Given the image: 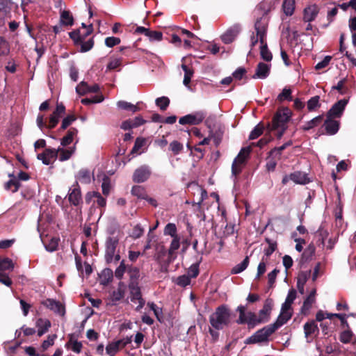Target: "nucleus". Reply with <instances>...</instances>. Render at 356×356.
Returning <instances> with one entry per match:
<instances>
[{
	"instance_id": "f257e3e1",
	"label": "nucleus",
	"mask_w": 356,
	"mask_h": 356,
	"mask_svg": "<svg viewBox=\"0 0 356 356\" xmlns=\"http://www.w3.org/2000/svg\"><path fill=\"white\" fill-rule=\"evenodd\" d=\"M232 312L227 305H221L216 308L209 316V323L217 330H223L231 323Z\"/></svg>"
},
{
	"instance_id": "f03ea898",
	"label": "nucleus",
	"mask_w": 356,
	"mask_h": 356,
	"mask_svg": "<svg viewBox=\"0 0 356 356\" xmlns=\"http://www.w3.org/2000/svg\"><path fill=\"white\" fill-rule=\"evenodd\" d=\"M291 115L292 112L288 107L278 108L273 118L271 124H268V131H273L279 129L280 127H288L287 123Z\"/></svg>"
},
{
	"instance_id": "7ed1b4c3",
	"label": "nucleus",
	"mask_w": 356,
	"mask_h": 356,
	"mask_svg": "<svg viewBox=\"0 0 356 356\" xmlns=\"http://www.w3.org/2000/svg\"><path fill=\"white\" fill-rule=\"evenodd\" d=\"M119 244L118 236H108L105 241L104 259L107 264H117L120 260V255L117 251Z\"/></svg>"
},
{
	"instance_id": "20e7f679",
	"label": "nucleus",
	"mask_w": 356,
	"mask_h": 356,
	"mask_svg": "<svg viewBox=\"0 0 356 356\" xmlns=\"http://www.w3.org/2000/svg\"><path fill=\"white\" fill-rule=\"evenodd\" d=\"M236 311L239 313L236 323L239 325L247 324L249 330L253 329L257 325L262 323L254 312H248L245 313L246 307L243 305L238 306Z\"/></svg>"
},
{
	"instance_id": "39448f33",
	"label": "nucleus",
	"mask_w": 356,
	"mask_h": 356,
	"mask_svg": "<svg viewBox=\"0 0 356 356\" xmlns=\"http://www.w3.org/2000/svg\"><path fill=\"white\" fill-rule=\"evenodd\" d=\"M274 333L270 326L268 325L261 329L258 330L252 335L246 338L244 341L245 344H267L270 341V337Z\"/></svg>"
},
{
	"instance_id": "423d86ee",
	"label": "nucleus",
	"mask_w": 356,
	"mask_h": 356,
	"mask_svg": "<svg viewBox=\"0 0 356 356\" xmlns=\"http://www.w3.org/2000/svg\"><path fill=\"white\" fill-rule=\"evenodd\" d=\"M70 38L73 40L75 46H80L81 52H87L90 51L94 46L95 42L93 37L88 40H81L79 35V29H75L69 33Z\"/></svg>"
},
{
	"instance_id": "0eeeda50",
	"label": "nucleus",
	"mask_w": 356,
	"mask_h": 356,
	"mask_svg": "<svg viewBox=\"0 0 356 356\" xmlns=\"http://www.w3.org/2000/svg\"><path fill=\"white\" fill-rule=\"evenodd\" d=\"M128 288L130 292L131 301L135 302H138V305L136 308V311H140L145 305V300L143 298L141 289L139 284H128Z\"/></svg>"
},
{
	"instance_id": "6e6552de",
	"label": "nucleus",
	"mask_w": 356,
	"mask_h": 356,
	"mask_svg": "<svg viewBox=\"0 0 356 356\" xmlns=\"http://www.w3.org/2000/svg\"><path fill=\"white\" fill-rule=\"evenodd\" d=\"M206 117L204 111H198L193 114H188L179 118V123L181 124L197 125L200 124Z\"/></svg>"
},
{
	"instance_id": "1a4fd4ad",
	"label": "nucleus",
	"mask_w": 356,
	"mask_h": 356,
	"mask_svg": "<svg viewBox=\"0 0 356 356\" xmlns=\"http://www.w3.org/2000/svg\"><path fill=\"white\" fill-rule=\"evenodd\" d=\"M348 102V99H342L332 105L331 108L327 111V116L332 118H340L345 110V108Z\"/></svg>"
},
{
	"instance_id": "9d476101",
	"label": "nucleus",
	"mask_w": 356,
	"mask_h": 356,
	"mask_svg": "<svg viewBox=\"0 0 356 356\" xmlns=\"http://www.w3.org/2000/svg\"><path fill=\"white\" fill-rule=\"evenodd\" d=\"M152 171L149 166L141 165L135 170L132 179L135 183H143L146 181L151 176Z\"/></svg>"
},
{
	"instance_id": "9b49d317",
	"label": "nucleus",
	"mask_w": 356,
	"mask_h": 356,
	"mask_svg": "<svg viewBox=\"0 0 356 356\" xmlns=\"http://www.w3.org/2000/svg\"><path fill=\"white\" fill-rule=\"evenodd\" d=\"M273 305L274 302L272 298L266 299L263 308L259 312L258 317L260 318V322L265 323L269 321Z\"/></svg>"
},
{
	"instance_id": "f8f14e48",
	"label": "nucleus",
	"mask_w": 356,
	"mask_h": 356,
	"mask_svg": "<svg viewBox=\"0 0 356 356\" xmlns=\"http://www.w3.org/2000/svg\"><path fill=\"white\" fill-rule=\"evenodd\" d=\"M205 123L208 128L209 129V136L211 139H213L215 145L218 147L222 142V139L225 131L224 127L218 126V127L211 129V126L209 124L208 120L205 121Z\"/></svg>"
},
{
	"instance_id": "ddd939ff",
	"label": "nucleus",
	"mask_w": 356,
	"mask_h": 356,
	"mask_svg": "<svg viewBox=\"0 0 356 356\" xmlns=\"http://www.w3.org/2000/svg\"><path fill=\"white\" fill-rule=\"evenodd\" d=\"M241 31V26L236 24L228 29L225 33L221 35V40L225 44L232 43Z\"/></svg>"
},
{
	"instance_id": "4468645a",
	"label": "nucleus",
	"mask_w": 356,
	"mask_h": 356,
	"mask_svg": "<svg viewBox=\"0 0 356 356\" xmlns=\"http://www.w3.org/2000/svg\"><path fill=\"white\" fill-rule=\"evenodd\" d=\"M293 312H286L281 309V312L278 316L276 321L272 324H269L268 325L272 329L273 332H275L278 330L281 326L287 323L289 320L292 317Z\"/></svg>"
},
{
	"instance_id": "2eb2a0df",
	"label": "nucleus",
	"mask_w": 356,
	"mask_h": 356,
	"mask_svg": "<svg viewBox=\"0 0 356 356\" xmlns=\"http://www.w3.org/2000/svg\"><path fill=\"white\" fill-rule=\"evenodd\" d=\"M42 304L50 310L54 311L56 314L64 316L65 313V307L56 300L47 298L42 302Z\"/></svg>"
},
{
	"instance_id": "dca6fc26",
	"label": "nucleus",
	"mask_w": 356,
	"mask_h": 356,
	"mask_svg": "<svg viewBox=\"0 0 356 356\" xmlns=\"http://www.w3.org/2000/svg\"><path fill=\"white\" fill-rule=\"evenodd\" d=\"M323 127L326 134L332 136L338 132L340 127V122L339 121L336 120L335 118H329V116L326 115V120L324 122Z\"/></svg>"
},
{
	"instance_id": "f3484780",
	"label": "nucleus",
	"mask_w": 356,
	"mask_h": 356,
	"mask_svg": "<svg viewBox=\"0 0 356 356\" xmlns=\"http://www.w3.org/2000/svg\"><path fill=\"white\" fill-rule=\"evenodd\" d=\"M316 289L314 288L309 293V296L305 298L301 307V313L307 315L312 305L316 302Z\"/></svg>"
},
{
	"instance_id": "a211bd4d",
	"label": "nucleus",
	"mask_w": 356,
	"mask_h": 356,
	"mask_svg": "<svg viewBox=\"0 0 356 356\" xmlns=\"http://www.w3.org/2000/svg\"><path fill=\"white\" fill-rule=\"evenodd\" d=\"M319 13V8L316 4L309 6L304 9L303 20L305 22L314 21Z\"/></svg>"
},
{
	"instance_id": "6ab92c4d",
	"label": "nucleus",
	"mask_w": 356,
	"mask_h": 356,
	"mask_svg": "<svg viewBox=\"0 0 356 356\" xmlns=\"http://www.w3.org/2000/svg\"><path fill=\"white\" fill-rule=\"evenodd\" d=\"M270 65L264 63H258L255 74L252 76L253 79H266L270 73Z\"/></svg>"
},
{
	"instance_id": "aec40b11",
	"label": "nucleus",
	"mask_w": 356,
	"mask_h": 356,
	"mask_svg": "<svg viewBox=\"0 0 356 356\" xmlns=\"http://www.w3.org/2000/svg\"><path fill=\"white\" fill-rule=\"evenodd\" d=\"M303 328L305 337L307 339L312 336L316 337L319 333L317 323L314 320L305 323Z\"/></svg>"
},
{
	"instance_id": "412c9836",
	"label": "nucleus",
	"mask_w": 356,
	"mask_h": 356,
	"mask_svg": "<svg viewBox=\"0 0 356 356\" xmlns=\"http://www.w3.org/2000/svg\"><path fill=\"white\" fill-rule=\"evenodd\" d=\"M74 187L69 193L68 200L72 204L78 206L81 201V193L77 181L74 185Z\"/></svg>"
},
{
	"instance_id": "4be33fe9",
	"label": "nucleus",
	"mask_w": 356,
	"mask_h": 356,
	"mask_svg": "<svg viewBox=\"0 0 356 356\" xmlns=\"http://www.w3.org/2000/svg\"><path fill=\"white\" fill-rule=\"evenodd\" d=\"M315 252V245L313 243H310L303 251L300 259V264L303 265L304 264L309 262L314 256Z\"/></svg>"
},
{
	"instance_id": "5701e85b",
	"label": "nucleus",
	"mask_w": 356,
	"mask_h": 356,
	"mask_svg": "<svg viewBox=\"0 0 356 356\" xmlns=\"http://www.w3.org/2000/svg\"><path fill=\"white\" fill-rule=\"evenodd\" d=\"M51 324L49 320L40 318L36 321L35 326L38 327V336L42 337L48 332Z\"/></svg>"
},
{
	"instance_id": "b1692460",
	"label": "nucleus",
	"mask_w": 356,
	"mask_h": 356,
	"mask_svg": "<svg viewBox=\"0 0 356 356\" xmlns=\"http://www.w3.org/2000/svg\"><path fill=\"white\" fill-rule=\"evenodd\" d=\"M310 274V270L305 272L302 271L299 273L297 281V287L300 294H304L305 293V284L307 282L308 278L309 277Z\"/></svg>"
},
{
	"instance_id": "393cba45",
	"label": "nucleus",
	"mask_w": 356,
	"mask_h": 356,
	"mask_svg": "<svg viewBox=\"0 0 356 356\" xmlns=\"http://www.w3.org/2000/svg\"><path fill=\"white\" fill-rule=\"evenodd\" d=\"M291 181L298 184H306L309 182L307 175L300 171H296L290 174Z\"/></svg>"
},
{
	"instance_id": "a878e982",
	"label": "nucleus",
	"mask_w": 356,
	"mask_h": 356,
	"mask_svg": "<svg viewBox=\"0 0 356 356\" xmlns=\"http://www.w3.org/2000/svg\"><path fill=\"white\" fill-rule=\"evenodd\" d=\"M296 291L292 289L289 290L285 302L282 304L281 309L284 312H292L291 305L296 298Z\"/></svg>"
},
{
	"instance_id": "bb28decb",
	"label": "nucleus",
	"mask_w": 356,
	"mask_h": 356,
	"mask_svg": "<svg viewBox=\"0 0 356 356\" xmlns=\"http://www.w3.org/2000/svg\"><path fill=\"white\" fill-rule=\"evenodd\" d=\"M127 273L129 277L128 284H139V279L140 277V270L138 267L134 266H129L127 268Z\"/></svg>"
},
{
	"instance_id": "cd10ccee",
	"label": "nucleus",
	"mask_w": 356,
	"mask_h": 356,
	"mask_svg": "<svg viewBox=\"0 0 356 356\" xmlns=\"http://www.w3.org/2000/svg\"><path fill=\"white\" fill-rule=\"evenodd\" d=\"M99 282L102 285L106 286L113 278V272L111 268H104L99 274Z\"/></svg>"
},
{
	"instance_id": "c85d7f7f",
	"label": "nucleus",
	"mask_w": 356,
	"mask_h": 356,
	"mask_svg": "<svg viewBox=\"0 0 356 356\" xmlns=\"http://www.w3.org/2000/svg\"><path fill=\"white\" fill-rule=\"evenodd\" d=\"M9 177H12V179L5 184L4 188L7 191H10L13 193H15L21 186V184L19 183V180L16 179L14 175L10 174L9 175Z\"/></svg>"
},
{
	"instance_id": "c756f323",
	"label": "nucleus",
	"mask_w": 356,
	"mask_h": 356,
	"mask_svg": "<svg viewBox=\"0 0 356 356\" xmlns=\"http://www.w3.org/2000/svg\"><path fill=\"white\" fill-rule=\"evenodd\" d=\"M78 134V130L74 127H71L67 132L66 136H65L60 141L61 145L65 147L68 145L71 144L73 141L74 137L76 136Z\"/></svg>"
},
{
	"instance_id": "7c9ffc66",
	"label": "nucleus",
	"mask_w": 356,
	"mask_h": 356,
	"mask_svg": "<svg viewBox=\"0 0 356 356\" xmlns=\"http://www.w3.org/2000/svg\"><path fill=\"white\" fill-rule=\"evenodd\" d=\"M131 193L132 195L137 197L138 199H147V193L144 186L135 185L131 188Z\"/></svg>"
},
{
	"instance_id": "2f4dec72",
	"label": "nucleus",
	"mask_w": 356,
	"mask_h": 356,
	"mask_svg": "<svg viewBox=\"0 0 356 356\" xmlns=\"http://www.w3.org/2000/svg\"><path fill=\"white\" fill-rule=\"evenodd\" d=\"M180 247V238L179 236L174 237L171 241L170 248L168 249V259L171 260L174 259L176 255L175 251L177 250Z\"/></svg>"
},
{
	"instance_id": "473e14b6",
	"label": "nucleus",
	"mask_w": 356,
	"mask_h": 356,
	"mask_svg": "<svg viewBox=\"0 0 356 356\" xmlns=\"http://www.w3.org/2000/svg\"><path fill=\"white\" fill-rule=\"evenodd\" d=\"M250 152V147H243L241 149L233 163L243 165Z\"/></svg>"
},
{
	"instance_id": "72a5a7b5",
	"label": "nucleus",
	"mask_w": 356,
	"mask_h": 356,
	"mask_svg": "<svg viewBox=\"0 0 356 356\" xmlns=\"http://www.w3.org/2000/svg\"><path fill=\"white\" fill-rule=\"evenodd\" d=\"M202 261V257H200L195 264H193L188 269L187 275L191 278H196L200 273V264Z\"/></svg>"
},
{
	"instance_id": "f704fd0d",
	"label": "nucleus",
	"mask_w": 356,
	"mask_h": 356,
	"mask_svg": "<svg viewBox=\"0 0 356 356\" xmlns=\"http://www.w3.org/2000/svg\"><path fill=\"white\" fill-rule=\"evenodd\" d=\"M75 147L70 148L68 149H65L63 148H58L56 149L58 151V156L59 157V160L60 161H64L68 160L73 153L74 152Z\"/></svg>"
},
{
	"instance_id": "c9c22d12",
	"label": "nucleus",
	"mask_w": 356,
	"mask_h": 356,
	"mask_svg": "<svg viewBox=\"0 0 356 356\" xmlns=\"http://www.w3.org/2000/svg\"><path fill=\"white\" fill-rule=\"evenodd\" d=\"M295 3V0H284L282 3V10L286 15L291 16L293 14Z\"/></svg>"
},
{
	"instance_id": "e433bc0d",
	"label": "nucleus",
	"mask_w": 356,
	"mask_h": 356,
	"mask_svg": "<svg viewBox=\"0 0 356 356\" xmlns=\"http://www.w3.org/2000/svg\"><path fill=\"white\" fill-rule=\"evenodd\" d=\"M124 284L122 282H120L118 284V289L116 291H113L111 293V300L113 302L120 301L124 296V289L123 288Z\"/></svg>"
},
{
	"instance_id": "4c0bfd02",
	"label": "nucleus",
	"mask_w": 356,
	"mask_h": 356,
	"mask_svg": "<svg viewBox=\"0 0 356 356\" xmlns=\"http://www.w3.org/2000/svg\"><path fill=\"white\" fill-rule=\"evenodd\" d=\"M250 262L249 257L246 256L245 259L243 260L242 262L240 264L236 265L234 267L232 268L231 270L232 274H238L245 270L247 267L248 266Z\"/></svg>"
},
{
	"instance_id": "58836bf2",
	"label": "nucleus",
	"mask_w": 356,
	"mask_h": 356,
	"mask_svg": "<svg viewBox=\"0 0 356 356\" xmlns=\"http://www.w3.org/2000/svg\"><path fill=\"white\" fill-rule=\"evenodd\" d=\"M10 51L9 42L3 36H0V56H8Z\"/></svg>"
},
{
	"instance_id": "ea45409f",
	"label": "nucleus",
	"mask_w": 356,
	"mask_h": 356,
	"mask_svg": "<svg viewBox=\"0 0 356 356\" xmlns=\"http://www.w3.org/2000/svg\"><path fill=\"white\" fill-rule=\"evenodd\" d=\"M181 68L184 72L183 83L185 86H188L191 83V78L194 74V71L192 68H189L185 64L181 65Z\"/></svg>"
},
{
	"instance_id": "a19ab883",
	"label": "nucleus",
	"mask_w": 356,
	"mask_h": 356,
	"mask_svg": "<svg viewBox=\"0 0 356 356\" xmlns=\"http://www.w3.org/2000/svg\"><path fill=\"white\" fill-rule=\"evenodd\" d=\"M76 178L81 183H83V184L90 183V170L86 168L81 169L78 172Z\"/></svg>"
},
{
	"instance_id": "79ce46f5",
	"label": "nucleus",
	"mask_w": 356,
	"mask_h": 356,
	"mask_svg": "<svg viewBox=\"0 0 356 356\" xmlns=\"http://www.w3.org/2000/svg\"><path fill=\"white\" fill-rule=\"evenodd\" d=\"M118 108L125 111H129L132 113H136L140 110L139 107L125 101H119L117 103Z\"/></svg>"
},
{
	"instance_id": "37998d69",
	"label": "nucleus",
	"mask_w": 356,
	"mask_h": 356,
	"mask_svg": "<svg viewBox=\"0 0 356 356\" xmlns=\"http://www.w3.org/2000/svg\"><path fill=\"white\" fill-rule=\"evenodd\" d=\"M323 120V115H320L310 121L307 122L302 127V129L304 131H309L311 129L318 126Z\"/></svg>"
},
{
	"instance_id": "c03bdc74",
	"label": "nucleus",
	"mask_w": 356,
	"mask_h": 356,
	"mask_svg": "<svg viewBox=\"0 0 356 356\" xmlns=\"http://www.w3.org/2000/svg\"><path fill=\"white\" fill-rule=\"evenodd\" d=\"M60 22L65 26H72L74 18L70 11L64 10L60 14Z\"/></svg>"
},
{
	"instance_id": "a18cd8bd",
	"label": "nucleus",
	"mask_w": 356,
	"mask_h": 356,
	"mask_svg": "<svg viewBox=\"0 0 356 356\" xmlns=\"http://www.w3.org/2000/svg\"><path fill=\"white\" fill-rule=\"evenodd\" d=\"M266 242L268 244V247L264 249V254L266 257L265 259L267 260L268 257H269L277 249V242L273 241L268 238H266Z\"/></svg>"
},
{
	"instance_id": "49530a36",
	"label": "nucleus",
	"mask_w": 356,
	"mask_h": 356,
	"mask_svg": "<svg viewBox=\"0 0 356 356\" xmlns=\"http://www.w3.org/2000/svg\"><path fill=\"white\" fill-rule=\"evenodd\" d=\"M264 125L261 122L259 123L250 132L249 140H254L259 138L264 133Z\"/></svg>"
},
{
	"instance_id": "de8ad7c7",
	"label": "nucleus",
	"mask_w": 356,
	"mask_h": 356,
	"mask_svg": "<svg viewBox=\"0 0 356 356\" xmlns=\"http://www.w3.org/2000/svg\"><path fill=\"white\" fill-rule=\"evenodd\" d=\"M270 10V4L266 1H262L259 3L256 7V11L258 12V14L264 16L268 15V13Z\"/></svg>"
},
{
	"instance_id": "09e8293b",
	"label": "nucleus",
	"mask_w": 356,
	"mask_h": 356,
	"mask_svg": "<svg viewBox=\"0 0 356 356\" xmlns=\"http://www.w3.org/2000/svg\"><path fill=\"white\" fill-rule=\"evenodd\" d=\"M14 268V264L13 261L6 257V258H1L0 257V270H13Z\"/></svg>"
},
{
	"instance_id": "8fccbe9b",
	"label": "nucleus",
	"mask_w": 356,
	"mask_h": 356,
	"mask_svg": "<svg viewBox=\"0 0 356 356\" xmlns=\"http://www.w3.org/2000/svg\"><path fill=\"white\" fill-rule=\"evenodd\" d=\"M291 94H292V90L290 88H284L282 90V92L278 95L277 100L280 102H282L284 100L292 101L293 97H292Z\"/></svg>"
},
{
	"instance_id": "3c124183",
	"label": "nucleus",
	"mask_w": 356,
	"mask_h": 356,
	"mask_svg": "<svg viewBox=\"0 0 356 356\" xmlns=\"http://www.w3.org/2000/svg\"><path fill=\"white\" fill-rule=\"evenodd\" d=\"M155 103L161 111H165L170 104V99L168 97L163 96L156 99Z\"/></svg>"
},
{
	"instance_id": "603ef678",
	"label": "nucleus",
	"mask_w": 356,
	"mask_h": 356,
	"mask_svg": "<svg viewBox=\"0 0 356 356\" xmlns=\"http://www.w3.org/2000/svg\"><path fill=\"white\" fill-rule=\"evenodd\" d=\"M320 97L316 95L312 97L307 102V109L309 111H314L316 108L320 107L321 104H319Z\"/></svg>"
},
{
	"instance_id": "864d4df0",
	"label": "nucleus",
	"mask_w": 356,
	"mask_h": 356,
	"mask_svg": "<svg viewBox=\"0 0 356 356\" xmlns=\"http://www.w3.org/2000/svg\"><path fill=\"white\" fill-rule=\"evenodd\" d=\"M56 334L49 335L47 340H44L40 346L41 351L47 350L50 346L54 343V340L56 339Z\"/></svg>"
},
{
	"instance_id": "5fc2aeb1",
	"label": "nucleus",
	"mask_w": 356,
	"mask_h": 356,
	"mask_svg": "<svg viewBox=\"0 0 356 356\" xmlns=\"http://www.w3.org/2000/svg\"><path fill=\"white\" fill-rule=\"evenodd\" d=\"M328 236V232L326 229H324L323 227H319V229L316 232V236L318 238V243L319 245L321 244L324 245L325 240Z\"/></svg>"
},
{
	"instance_id": "6e6d98bb",
	"label": "nucleus",
	"mask_w": 356,
	"mask_h": 356,
	"mask_svg": "<svg viewBox=\"0 0 356 356\" xmlns=\"http://www.w3.org/2000/svg\"><path fill=\"white\" fill-rule=\"evenodd\" d=\"M346 82L347 79L346 78L342 79L336 86H332V89L337 90L341 95H344L348 91V88L344 86Z\"/></svg>"
},
{
	"instance_id": "4d7b16f0",
	"label": "nucleus",
	"mask_w": 356,
	"mask_h": 356,
	"mask_svg": "<svg viewBox=\"0 0 356 356\" xmlns=\"http://www.w3.org/2000/svg\"><path fill=\"white\" fill-rule=\"evenodd\" d=\"M260 54H261V57L262 58V59H264V60H266L267 62L270 61L273 58L272 54L268 49L266 44L261 45Z\"/></svg>"
},
{
	"instance_id": "13d9d810",
	"label": "nucleus",
	"mask_w": 356,
	"mask_h": 356,
	"mask_svg": "<svg viewBox=\"0 0 356 356\" xmlns=\"http://www.w3.org/2000/svg\"><path fill=\"white\" fill-rule=\"evenodd\" d=\"M76 120V118L74 115H68L65 117L63 121L61 126L59 129L60 131H64L73 122Z\"/></svg>"
},
{
	"instance_id": "bf43d9fd",
	"label": "nucleus",
	"mask_w": 356,
	"mask_h": 356,
	"mask_svg": "<svg viewBox=\"0 0 356 356\" xmlns=\"http://www.w3.org/2000/svg\"><path fill=\"white\" fill-rule=\"evenodd\" d=\"M164 234L169 235L172 238L178 236L177 234V227L174 223H168L164 229Z\"/></svg>"
},
{
	"instance_id": "052dcab7",
	"label": "nucleus",
	"mask_w": 356,
	"mask_h": 356,
	"mask_svg": "<svg viewBox=\"0 0 356 356\" xmlns=\"http://www.w3.org/2000/svg\"><path fill=\"white\" fill-rule=\"evenodd\" d=\"M273 140V137L270 134V131H268L263 138H261L257 143H252V145H255L260 148H262L265 145H266L269 142Z\"/></svg>"
},
{
	"instance_id": "680f3d73",
	"label": "nucleus",
	"mask_w": 356,
	"mask_h": 356,
	"mask_svg": "<svg viewBox=\"0 0 356 356\" xmlns=\"http://www.w3.org/2000/svg\"><path fill=\"white\" fill-rule=\"evenodd\" d=\"M128 266H126L124 263V260H122L119 266L115 269V276L119 279L121 280L125 273L126 270H127Z\"/></svg>"
},
{
	"instance_id": "e2e57ef3",
	"label": "nucleus",
	"mask_w": 356,
	"mask_h": 356,
	"mask_svg": "<svg viewBox=\"0 0 356 356\" xmlns=\"http://www.w3.org/2000/svg\"><path fill=\"white\" fill-rule=\"evenodd\" d=\"M90 86L85 81H81L76 87V92L79 95H85L86 93L89 92Z\"/></svg>"
},
{
	"instance_id": "0e129e2a",
	"label": "nucleus",
	"mask_w": 356,
	"mask_h": 356,
	"mask_svg": "<svg viewBox=\"0 0 356 356\" xmlns=\"http://www.w3.org/2000/svg\"><path fill=\"white\" fill-rule=\"evenodd\" d=\"M176 284L181 287H186L191 284V278L187 275L179 276L176 280Z\"/></svg>"
},
{
	"instance_id": "69168bd1",
	"label": "nucleus",
	"mask_w": 356,
	"mask_h": 356,
	"mask_svg": "<svg viewBox=\"0 0 356 356\" xmlns=\"http://www.w3.org/2000/svg\"><path fill=\"white\" fill-rule=\"evenodd\" d=\"M183 148V145L177 140H174L170 144V149L175 155L179 154Z\"/></svg>"
},
{
	"instance_id": "338daca9",
	"label": "nucleus",
	"mask_w": 356,
	"mask_h": 356,
	"mask_svg": "<svg viewBox=\"0 0 356 356\" xmlns=\"http://www.w3.org/2000/svg\"><path fill=\"white\" fill-rule=\"evenodd\" d=\"M267 25H268L267 19L266 18H264L263 17H261L257 19V21L254 24L255 31H258V29H259V30L261 29V30L266 31Z\"/></svg>"
},
{
	"instance_id": "774afa93",
	"label": "nucleus",
	"mask_w": 356,
	"mask_h": 356,
	"mask_svg": "<svg viewBox=\"0 0 356 356\" xmlns=\"http://www.w3.org/2000/svg\"><path fill=\"white\" fill-rule=\"evenodd\" d=\"M119 351V348L115 341L108 343L106 347V352L109 356H115Z\"/></svg>"
}]
</instances>
